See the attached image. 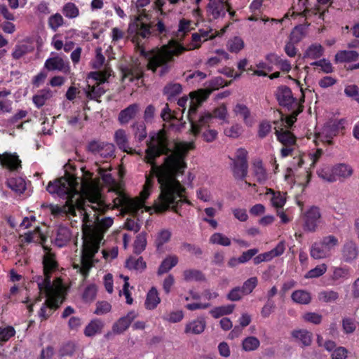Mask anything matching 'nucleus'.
I'll list each match as a JSON object with an SVG mask.
<instances>
[{
	"label": "nucleus",
	"instance_id": "1",
	"mask_svg": "<svg viewBox=\"0 0 359 359\" xmlns=\"http://www.w3.org/2000/svg\"><path fill=\"white\" fill-rule=\"evenodd\" d=\"M46 190L52 195L66 199L65 205H42L48 208L55 217H79L83 229V248L79 264H74L80 273L86 277L97 259L95 255L104 232L113 224L111 217H102L100 213L109 208L102 196L99 184L93 179L92 174L83 168L81 175L66 172L62 177L50 182Z\"/></svg>",
	"mask_w": 359,
	"mask_h": 359
},
{
	"label": "nucleus",
	"instance_id": "2",
	"mask_svg": "<svg viewBox=\"0 0 359 359\" xmlns=\"http://www.w3.org/2000/svg\"><path fill=\"white\" fill-rule=\"evenodd\" d=\"M144 161L151 165L152 176L157 178L161 194L154 203V209L157 212L172 208L177 212V208L183 204L189 205L184 194L185 183L182 177L187 163L184 158L187 151L194 149L193 142H176L175 149L168 147V141L164 130L154 133L147 144Z\"/></svg>",
	"mask_w": 359,
	"mask_h": 359
},
{
	"label": "nucleus",
	"instance_id": "3",
	"mask_svg": "<svg viewBox=\"0 0 359 359\" xmlns=\"http://www.w3.org/2000/svg\"><path fill=\"white\" fill-rule=\"evenodd\" d=\"M57 269L55 255L46 251L43 259V274L32 277V283H36L39 293L46 297L38 312L41 320L48 319L65 298V285L62 280L55 275Z\"/></svg>",
	"mask_w": 359,
	"mask_h": 359
},
{
	"label": "nucleus",
	"instance_id": "4",
	"mask_svg": "<svg viewBox=\"0 0 359 359\" xmlns=\"http://www.w3.org/2000/svg\"><path fill=\"white\" fill-rule=\"evenodd\" d=\"M215 36L214 33L210 34L209 31L200 30L199 33L193 34L191 43L187 47L172 40L160 48L147 52L142 50V54L147 60L148 69L157 75L163 76L172 68L175 57L187 50L198 48L203 42Z\"/></svg>",
	"mask_w": 359,
	"mask_h": 359
},
{
	"label": "nucleus",
	"instance_id": "5",
	"mask_svg": "<svg viewBox=\"0 0 359 359\" xmlns=\"http://www.w3.org/2000/svg\"><path fill=\"white\" fill-rule=\"evenodd\" d=\"M98 170L103 182L109 187V191L114 192L116 196L113 199L114 206H121L134 216H138L140 211L143 212L144 209L148 212L153 209L151 207L144 205V201L150 195V189L152 187L151 177H147L144 189L140 193V196L131 198L126 196L122 192L119 185L112 177L110 170H108L107 168H99Z\"/></svg>",
	"mask_w": 359,
	"mask_h": 359
},
{
	"label": "nucleus",
	"instance_id": "6",
	"mask_svg": "<svg viewBox=\"0 0 359 359\" xmlns=\"http://www.w3.org/2000/svg\"><path fill=\"white\" fill-rule=\"evenodd\" d=\"M196 113V111L191 113V115L189 114V111L187 113L188 119L191 123V130L195 134L199 133L206 126H210L212 123L214 118H218L222 123H229L227 107L224 104L215 108L212 113L204 112L201 114L197 120L195 119Z\"/></svg>",
	"mask_w": 359,
	"mask_h": 359
},
{
	"label": "nucleus",
	"instance_id": "7",
	"mask_svg": "<svg viewBox=\"0 0 359 359\" xmlns=\"http://www.w3.org/2000/svg\"><path fill=\"white\" fill-rule=\"evenodd\" d=\"M353 174V168L349 164L340 163L332 166H326L318 171V175L323 180L334 182L337 180L344 181Z\"/></svg>",
	"mask_w": 359,
	"mask_h": 359
},
{
	"label": "nucleus",
	"instance_id": "8",
	"mask_svg": "<svg viewBox=\"0 0 359 359\" xmlns=\"http://www.w3.org/2000/svg\"><path fill=\"white\" fill-rule=\"evenodd\" d=\"M225 85L226 81L222 77L218 76L209 81L205 88L191 92L189 114L191 115V113H194L213 90Z\"/></svg>",
	"mask_w": 359,
	"mask_h": 359
},
{
	"label": "nucleus",
	"instance_id": "9",
	"mask_svg": "<svg viewBox=\"0 0 359 359\" xmlns=\"http://www.w3.org/2000/svg\"><path fill=\"white\" fill-rule=\"evenodd\" d=\"M338 245V238L334 236L329 235L325 236L320 242L312 245L310 250L311 256L316 259L329 257Z\"/></svg>",
	"mask_w": 359,
	"mask_h": 359
},
{
	"label": "nucleus",
	"instance_id": "10",
	"mask_svg": "<svg viewBox=\"0 0 359 359\" xmlns=\"http://www.w3.org/2000/svg\"><path fill=\"white\" fill-rule=\"evenodd\" d=\"M109 76L110 73L108 71L90 73L88 77L87 97L95 100L101 97L105 93L103 85Z\"/></svg>",
	"mask_w": 359,
	"mask_h": 359
},
{
	"label": "nucleus",
	"instance_id": "11",
	"mask_svg": "<svg viewBox=\"0 0 359 359\" xmlns=\"http://www.w3.org/2000/svg\"><path fill=\"white\" fill-rule=\"evenodd\" d=\"M276 135L278 140L282 144L283 147L280 149V156L285 158L294 154L297 150L296 137L289 130L283 128H275Z\"/></svg>",
	"mask_w": 359,
	"mask_h": 359
},
{
	"label": "nucleus",
	"instance_id": "12",
	"mask_svg": "<svg viewBox=\"0 0 359 359\" xmlns=\"http://www.w3.org/2000/svg\"><path fill=\"white\" fill-rule=\"evenodd\" d=\"M150 0H137L135 6L137 10L136 20L138 22L137 26H140L138 34L143 38L149 34V27L147 25V20H149V14L146 13L143 8L144 6L149 4Z\"/></svg>",
	"mask_w": 359,
	"mask_h": 359
},
{
	"label": "nucleus",
	"instance_id": "13",
	"mask_svg": "<svg viewBox=\"0 0 359 359\" xmlns=\"http://www.w3.org/2000/svg\"><path fill=\"white\" fill-rule=\"evenodd\" d=\"M227 11L231 16L235 14L234 11H231L228 0H209L207 12L212 18H223Z\"/></svg>",
	"mask_w": 359,
	"mask_h": 359
},
{
	"label": "nucleus",
	"instance_id": "14",
	"mask_svg": "<svg viewBox=\"0 0 359 359\" xmlns=\"http://www.w3.org/2000/svg\"><path fill=\"white\" fill-rule=\"evenodd\" d=\"M88 149L95 156L108 158L114 155V146L111 143L93 141L89 143Z\"/></svg>",
	"mask_w": 359,
	"mask_h": 359
},
{
	"label": "nucleus",
	"instance_id": "15",
	"mask_svg": "<svg viewBox=\"0 0 359 359\" xmlns=\"http://www.w3.org/2000/svg\"><path fill=\"white\" fill-rule=\"evenodd\" d=\"M321 214L317 207L310 208L304 215V228L308 231H315L320 222Z\"/></svg>",
	"mask_w": 359,
	"mask_h": 359
},
{
	"label": "nucleus",
	"instance_id": "16",
	"mask_svg": "<svg viewBox=\"0 0 359 359\" xmlns=\"http://www.w3.org/2000/svg\"><path fill=\"white\" fill-rule=\"evenodd\" d=\"M339 128V123L336 121L327 123L322 129V130L317 133L316 143L320 141L327 144H332V139L338 133Z\"/></svg>",
	"mask_w": 359,
	"mask_h": 359
},
{
	"label": "nucleus",
	"instance_id": "17",
	"mask_svg": "<svg viewBox=\"0 0 359 359\" xmlns=\"http://www.w3.org/2000/svg\"><path fill=\"white\" fill-rule=\"evenodd\" d=\"M277 100L279 104L290 109L299 106V103L293 97L290 88L287 86H280L276 93Z\"/></svg>",
	"mask_w": 359,
	"mask_h": 359
},
{
	"label": "nucleus",
	"instance_id": "18",
	"mask_svg": "<svg viewBox=\"0 0 359 359\" xmlns=\"http://www.w3.org/2000/svg\"><path fill=\"white\" fill-rule=\"evenodd\" d=\"M161 116L164 121H172L170 126L175 130H180L185 123L182 121L179 111H171L168 104L162 110Z\"/></svg>",
	"mask_w": 359,
	"mask_h": 359
},
{
	"label": "nucleus",
	"instance_id": "19",
	"mask_svg": "<svg viewBox=\"0 0 359 359\" xmlns=\"http://www.w3.org/2000/svg\"><path fill=\"white\" fill-rule=\"evenodd\" d=\"M0 165L10 171H18L21 168V160L16 153L4 152L0 154Z\"/></svg>",
	"mask_w": 359,
	"mask_h": 359
},
{
	"label": "nucleus",
	"instance_id": "20",
	"mask_svg": "<svg viewBox=\"0 0 359 359\" xmlns=\"http://www.w3.org/2000/svg\"><path fill=\"white\" fill-rule=\"evenodd\" d=\"M44 67L49 71L67 72L69 70L68 62L58 55L47 59Z\"/></svg>",
	"mask_w": 359,
	"mask_h": 359
},
{
	"label": "nucleus",
	"instance_id": "21",
	"mask_svg": "<svg viewBox=\"0 0 359 359\" xmlns=\"http://www.w3.org/2000/svg\"><path fill=\"white\" fill-rule=\"evenodd\" d=\"M235 116L242 118L243 123L248 127L252 126L254 121L250 109L243 103H237L233 108Z\"/></svg>",
	"mask_w": 359,
	"mask_h": 359
},
{
	"label": "nucleus",
	"instance_id": "22",
	"mask_svg": "<svg viewBox=\"0 0 359 359\" xmlns=\"http://www.w3.org/2000/svg\"><path fill=\"white\" fill-rule=\"evenodd\" d=\"M137 317V313L134 311L128 313L126 316L119 318L113 325L112 330L116 334H121L126 330L132 321Z\"/></svg>",
	"mask_w": 359,
	"mask_h": 359
},
{
	"label": "nucleus",
	"instance_id": "23",
	"mask_svg": "<svg viewBox=\"0 0 359 359\" xmlns=\"http://www.w3.org/2000/svg\"><path fill=\"white\" fill-rule=\"evenodd\" d=\"M358 252L356 243L353 241H347L342 248V258L346 262H351L358 257Z\"/></svg>",
	"mask_w": 359,
	"mask_h": 359
},
{
	"label": "nucleus",
	"instance_id": "24",
	"mask_svg": "<svg viewBox=\"0 0 359 359\" xmlns=\"http://www.w3.org/2000/svg\"><path fill=\"white\" fill-rule=\"evenodd\" d=\"M123 80L128 79L133 81L135 79H139L143 74V67L140 64L135 63L130 67L122 69Z\"/></svg>",
	"mask_w": 359,
	"mask_h": 359
},
{
	"label": "nucleus",
	"instance_id": "25",
	"mask_svg": "<svg viewBox=\"0 0 359 359\" xmlns=\"http://www.w3.org/2000/svg\"><path fill=\"white\" fill-rule=\"evenodd\" d=\"M206 327V322L203 318L194 319L185 325L184 332L187 334H200Z\"/></svg>",
	"mask_w": 359,
	"mask_h": 359
},
{
	"label": "nucleus",
	"instance_id": "26",
	"mask_svg": "<svg viewBox=\"0 0 359 359\" xmlns=\"http://www.w3.org/2000/svg\"><path fill=\"white\" fill-rule=\"evenodd\" d=\"M252 175L256 181L264 184L269 179V175L260 160H255L252 163Z\"/></svg>",
	"mask_w": 359,
	"mask_h": 359
},
{
	"label": "nucleus",
	"instance_id": "27",
	"mask_svg": "<svg viewBox=\"0 0 359 359\" xmlns=\"http://www.w3.org/2000/svg\"><path fill=\"white\" fill-rule=\"evenodd\" d=\"M71 237L72 233L69 229L65 226H60L57 229L54 243L57 246L62 248L67 245Z\"/></svg>",
	"mask_w": 359,
	"mask_h": 359
},
{
	"label": "nucleus",
	"instance_id": "28",
	"mask_svg": "<svg viewBox=\"0 0 359 359\" xmlns=\"http://www.w3.org/2000/svg\"><path fill=\"white\" fill-rule=\"evenodd\" d=\"M140 111V106L137 104L129 105L127 108L121 110L118 114V121L121 124L128 123L135 117Z\"/></svg>",
	"mask_w": 359,
	"mask_h": 359
},
{
	"label": "nucleus",
	"instance_id": "29",
	"mask_svg": "<svg viewBox=\"0 0 359 359\" xmlns=\"http://www.w3.org/2000/svg\"><path fill=\"white\" fill-rule=\"evenodd\" d=\"M179 262L178 257L175 255L167 256L161 262L158 267V274L161 275L168 272L175 267Z\"/></svg>",
	"mask_w": 359,
	"mask_h": 359
},
{
	"label": "nucleus",
	"instance_id": "30",
	"mask_svg": "<svg viewBox=\"0 0 359 359\" xmlns=\"http://www.w3.org/2000/svg\"><path fill=\"white\" fill-rule=\"evenodd\" d=\"M114 139L120 149L127 153H132V149L128 145V136L124 130L119 129L116 130L114 134Z\"/></svg>",
	"mask_w": 359,
	"mask_h": 359
},
{
	"label": "nucleus",
	"instance_id": "31",
	"mask_svg": "<svg viewBox=\"0 0 359 359\" xmlns=\"http://www.w3.org/2000/svg\"><path fill=\"white\" fill-rule=\"evenodd\" d=\"M104 323L101 320L94 319L85 327L84 334L88 337H93L101 332Z\"/></svg>",
	"mask_w": 359,
	"mask_h": 359
},
{
	"label": "nucleus",
	"instance_id": "32",
	"mask_svg": "<svg viewBox=\"0 0 359 359\" xmlns=\"http://www.w3.org/2000/svg\"><path fill=\"white\" fill-rule=\"evenodd\" d=\"M161 299L158 296V291L156 287H153L148 292L146 301L145 306L147 309H154L158 304L160 303Z\"/></svg>",
	"mask_w": 359,
	"mask_h": 359
},
{
	"label": "nucleus",
	"instance_id": "33",
	"mask_svg": "<svg viewBox=\"0 0 359 359\" xmlns=\"http://www.w3.org/2000/svg\"><path fill=\"white\" fill-rule=\"evenodd\" d=\"M52 97V92L50 89L45 88L39 90L32 97V101L36 107L40 108L45 104L46 101Z\"/></svg>",
	"mask_w": 359,
	"mask_h": 359
},
{
	"label": "nucleus",
	"instance_id": "34",
	"mask_svg": "<svg viewBox=\"0 0 359 359\" xmlns=\"http://www.w3.org/2000/svg\"><path fill=\"white\" fill-rule=\"evenodd\" d=\"M292 336L304 346H309L312 341V334L306 330H294Z\"/></svg>",
	"mask_w": 359,
	"mask_h": 359
},
{
	"label": "nucleus",
	"instance_id": "35",
	"mask_svg": "<svg viewBox=\"0 0 359 359\" xmlns=\"http://www.w3.org/2000/svg\"><path fill=\"white\" fill-rule=\"evenodd\" d=\"M359 57L358 52L355 50H341L335 55V61L338 63L356 60Z\"/></svg>",
	"mask_w": 359,
	"mask_h": 359
},
{
	"label": "nucleus",
	"instance_id": "36",
	"mask_svg": "<svg viewBox=\"0 0 359 359\" xmlns=\"http://www.w3.org/2000/svg\"><path fill=\"white\" fill-rule=\"evenodd\" d=\"M7 186L18 194H22L26 189L25 180L22 177H12L7 180Z\"/></svg>",
	"mask_w": 359,
	"mask_h": 359
},
{
	"label": "nucleus",
	"instance_id": "37",
	"mask_svg": "<svg viewBox=\"0 0 359 359\" xmlns=\"http://www.w3.org/2000/svg\"><path fill=\"white\" fill-rule=\"evenodd\" d=\"M215 55L210 57L206 65L209 67H215L219 64L222 60H227L229 55L223 49H217L215 51Z\"/></svg>",
	"mask_w": 359,
	"mask_h": 359
},
{
	"label": "nucleus",
	"instance_id": "38",
	"mask_svg": "<svg viewBox=\"0 0 359 359\" xmlns=\"http://www.w3.org/2000/svg\"><path fill=\"white\" fill-rule=\"evenodd\" d=\"M291 297L294 302L300 304H308L311 300V294L303 290H298L293 292Z\"/></svg>",
	"mask_w": 359,
	"mask_h": 359
},
{
	"label": "nucleus",
	"instance_id": "39",
	"mask_svg": "<svg viewBox=\"0 0 359 359\" xmlns=\"http://www.w3.org/2000/svg\"><path fill=\"white\" fill-rule=\"evenodd\" d=\"M234 308V304H228L218 307H215L214 309L210 311V313L212 315L213 318H218L221 316L231 313L233 311Z\"/></svg>",
	"mask_w": 359,
	"mask_h": 359
},
{
	"label": "nucleus",
	"instance_id": "40",
	"mask_svg": "<svg viewBox=\"0 0 359 359\" xmlns=\"http://www.w3.org/2000/svg\"><path fill=\"white\" fill-rule=\"evenodd\" d=\"M62 12L63 15L69 19L76 18L80 13L77 6L72 2L65 4L62 7Z\"/></svg>",
	"mask_w": 359,
	"mask_h": 359
},
{
	"label": "nucleus",
	"instance_id": "41",
	"mask_svg": "<svg viewBox=\"0 0 359 359\" xmlns=\"http://www.w3.org/2000/svg\"><path fill=\"white\" fill-rule=\"evenodd\" d=\"M260 346L259 340L253 336L245 338L242 341V348L245 351H253Z\"/></svg>",
	"mask_w": 359,
	"mask_h": 359
},
{
	"label": "nucleus",
	"instance_id": "42",
	"mask_svg": "<svg viewBox=\"0 0 359 359\" xmlns=\"http://www.w3.org/2000/svg\"><path fill=\"white\" fill-rule=\"evenodd\" d=\"M135 137L140 142L144 140L147 135L145 124L143 122H135L132 125Z\"/></svg>",
	"mask_w": 359,
	"mask_h": 359
},
{
	"label": "nucleus",
	"instance_id": "43",
	"mask_svg": "<svg viewBox=\"0 0 359 359\" xmlns=\"http://www.w3.org/2000/svg\"><path fill=\"white\" fill-rule=\"evenodd\" d=\"M171 237V231L168 229H163L157 234L155 239V245L158 250H161L163 245L168 243Z\"/></svg>",
	"mask_w": 359,
	"mask_h": 359
},
{
	"label": "nucleus",
	"instance_id": "44",
	"mask_svg": "<svg viewBox=\"0 0 359 359\" xmlns=\"http://www.w3.org/2000/svg\"><path fill=\"white\" fill-rule=\"evenodd\" d=\"M244 41L239 36H234L227 42V48L231 53H238L244 48Z\"/></svg>",
	"mask_w": 359,
	"mask_h": 359
},
{
	"label": "nucleus",
	"instance_id": "45",
	"mask_svg": "<svg viewBox=\"0 0 359 359\" xmlns=\"http://www.w3.org/2000/svg\"><path fill=\"white\" fill-rule=\"evenodd\" d=\"M11 94L9 90L0 91V111L1 112H10L11 111L12 101L8 100L6 97Z\"/></svg>",
	"mask_w": 359,
	"mask_h": 359
},
{
	"label": "nucleus",
	"instance_id": "46",
	"mask_svg": "<svg viewBox=\"0 0 359 359\" xmlns=\"http://www.w3.org/2000/svg\"><path fill=\"white\" fill-rule=\"evenodd\" d=\"M183 276L187 282L200 281L204 278L203 273L197 269H186L183 272Z\"/></svg>",
	"mask_w": 359,
	"mask_h": 359
},
{
	"label": "nucleus",
	"instance_id": "47",
	"mask_svg": "<svg viewBox=\"0 0 359 359\" xmlns=\"http://www.w3.org/2000/svg\"><path fill=\"white\" fill-rule=\"evenodd\" d=\"M126 266L129 269H134L137 271H142L145 269L146 263L142 257L134 258L130 257L127 259Z\"/></svg>",
	"mask_w": 359,
	"mask_h": 359
},
{
	"label": "nucleus",
	"instance_id": "48",
	"mask_svg": "<svg viewBox=\"0 0 359 359\" xmlns=\"http://www.w3.org/2000/svg\"><path fill=\"white\" fill-rule=\"evenodd\" d=\"M248 163L233 162V174L238 179H244L248 175Z\"/></svg>",
	"mask_w": 359,
	"mask_h": 359
},
{
	"label": "nucleus",
	"instance_id": "49",
	"mask_svg": "<svg viewBox=\"0 0 359 359\" xmlns=\"http://www.w3.org/2000/svg\"><path fill=\"white\" fill-rule=\"evenodd\" d=\"M332 276V280L335 281H343L349 276V269L346 267H334Z\"/></svg>",
	"mask_w": 359,
	"mask_h": 359
},
{
	"label": "nucleus",
	"instance_id": "50",
	"mask_svg": "<svg viewBox=\"0 0 359 359\" xmlns=\"http://www.w3.org/2000/svg\"><path fill=\"white\" fill-rule=\"evenodd\" d=\"M207 128H209V126H206L205 128H203L201 130L196 134H195L193 131H191V133L194 135H197L198 134L201 133L202 137L205 142H212L217 138V132L214 129H208ZM191 130H192L191 129Z\"/></svg>",
	"mask_w": 359,
	"mask_h": 359
},
{
	"label": "nucleus",
	"instance_id": "51",
	"mask_svg": "<svg viewBox=\"0 0 359 359\" xmlns=\"http://www.w3.org/2000/svg\"><path fill=\"white\" fill-rule=\"evenodd\" d=\"M327 269V266L325 264H321L316 266L314 269L309 271L304 276L305 278H316L323 276Z\"/></svg>",
	"mask_w": 359,
	"mask_h": 359
},
{
	"label": "nucleus",
	"instance_id": "52",
	"mask_svg": "<svg viewBox=\"0 0 359 359\" xmlns=\"http://www.w3.org/2000/svg\"><path fill=\"white\" fill-rule=\"evenodd\" d=\"M210 242L212 244H217L222 246L231 245V240L221 233H215L210 238Z\"/></svg>",
	"mask_w": 359,
	"mask_h": 359
},
{
	"label": "nucleus",
	"instance_id": "53",
	"mask_svg": "<svg viewBox=\"0 0 359 359\" xmlns=\"http://www.w3.org/2000/svg\"><path fill=\"white\" fill-rule=\"evenodd\" d=\"M338 297V293L333 290H323L318 294L319 300L326 303L335 302Z\"/></svg>",
	"mask_w": 359,
	"mask_h": 359
},
{
	"label": "nucleus",
	"instance_id": "54",
	"mask_svg": "<svg viewBox=\"0 0 359 359\" xmlns=\"http://www.w3.org/2000/svg\"><path fill=\"white\" fill-rule=\"evenodd\" d=\"M32 50V48L26 43L17 44L14 48L12 55L15 59H20Z\"/></svg>",
	"mask_w": 359,
	"mask_h": 359
},
{
	"label": "nucleus",
	"instance_id": "55",
	"mask_svg": "<svg viewBox=\"0 0 359 359\" xmlns=\"http://www.w3.org/2000/svg\"><path fill=\"white\" fill-rule=\"evenodd\" d=\"M182 92V86L180 83H169L164 88V93L168 99L176 96Z\"/></svg>",
	"mask_w": 359,
	"mask_h": 359
},
{
	"label": "nucleus",
	"instance_id": "56",
	"mask_svg": "<svg viewBox=\"0 0 359 359\" xmlns=\"http://www.w3.org/2000/svg\"><path fill=\"white\" fill-rule=\"evenodd\" d=\"M147 245V234L145 233H140L134 243V249L135 252L140 254L141 253L145 248Z\"/></svg>",
	"mask_w": 359,
	"mask_h": 359
},
{
	"label": "nucleus",
	"instance_id": "57",
	"mask_svg": "<svg viewBox=\"0 0 359 359\" xmlns=\"http://www.w3.org/2000/svg\"><path fill=\"white\" fill-rule=\"evenodd\" d=\"M42 233L39 226L36 227L34 231H29L23 236V241L27 243H38L41 241Z\"/></svg>",
	"mask_w": 359,
	"mask_h": 359
},
{
	"label": "nucleus",
	"instance_id": "58",
	"mask_svg": "<svg viewBox=\"0 0 359 359\" xmlns=\"http://www.w3.org/2000/svg\"><path fill=\"white\" fill-rule=\"evenodd\" d=\"M323 52V48L320 44L311 45L306 51V56L311 59L319 58Z\"/></svg>",
	"mask_w": 359,
	"mask_h": 359
},
{
	"label": "nucleus",
	"instance_id": "59",
	"mask_svg": "<svg viewBox=\"0 0 359 359\" xmlns=\"http://www.w3.org/2000/svg\"><path fill=\"white\" fill-rule=\"evenodd\" d=\"M48 23L53 31H56L63 25L64 19L60 13H55L49 17Z\"/></svg>",
	"mask_w": 359,
	"mask_h": 359
},
{
	"label": "nucleus",
	"instance_id": "60",
	"mask_svg": "<svg viewBox=\"0 0 359 359\" xmlns=\"http://www.w3.org/2000/svg\"><path fill=\"white\" fill-rule=\"evenodd\" d=\"M242 131V126L238 123H236L231 127L224 129V133L227 137L236 138L241 135Z\"/></svg>",
	"mask_w": 359,
	"mask_h": 359
},
{
	"label": "nucleus",
	"instance_id": "61",
	"mask_svg": "<svg viewBox=\"0 0 359 359\" xmlns=\"http://www.w3.org/2000/svg\"><path fill=\"white\" fill-rule=\"evenodd\" d=\"M97 288L95 285H90L85 289L83 293V299L86 302H90L95 298Z\"/></svg>",
	"mask_w": 359,
	"mask_h": 359
},
{
	"label": "nucleus",
	"instance_id": "62",
	"mask_svg": "<svg viewBox=\"0 0 359 359\" xmlns=\"http://www.w3.org/2000/svg\"><path fill=\"white\" fill-rule=\"evenodd\" d=\"M15 334V330L12 326H6L5 327H0V341H7L10 338Z\"/></svg>",
	"mask_w": 359,
	"mask_h": 359
},
{
	"label": "nucleus",
	"instance_id": "63",
	"mask_svg": "<svg viewBox=\"0 0 359 359\" xmlns=\"http://www.w3.org/2000/svg\"><path fill=\"white\" fill-rule=\"evenodd\" d=\"M356 326L357 323L349 318H345L342 320V327L346 334L353 333L355 330Z\"/></svg>",
	"mask_w": 359,
	"mask_h": 359
},
{
	"label": "nucleus",
	"instance_id": "64",
	"mask_svg": "<svg viewBox=\"0 0 359 359\" xmlns=\"http://www.w3.org/2000/svg\"><path fill=\"white\" fill-rule=\"evenodd\" d=\"M257 285V278L256 277H252L248 279L244 283L241 290L244 294H250L252 292L254 288Z\"/></svg>",
	"mask_w": 359,
	"mask_h": 359
}]
</instances>
